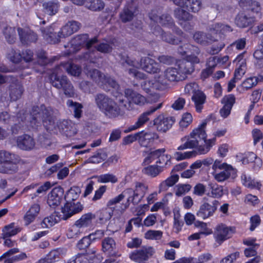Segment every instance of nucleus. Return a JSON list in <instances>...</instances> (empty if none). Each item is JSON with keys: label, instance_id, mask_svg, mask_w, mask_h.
Instances as JSON below:
<instances>
[{"label": "nucleus", "instance_id": "nucleus-51", "mask_svg": "<svg viewBox=\"0 0 263 263\" xmlns=\"http://www.w3.org/2000/svg\"><path fill=\"white\" fill-rule=\"evenodd\" d=\"M239 4L240 7L258 12L260 10V5L258 2L253 0H240Z\"/></svg>", "mask_w": 263, "mask_h": 263}, {"label": "nucleus", "instance_id": "nucleus-59", "mask_svg": "<svg viewBox=\"0 0 263 263\" xmlns=\"http://www.w3.org/2000/svg\"><path fill=\"white\" fill-rule=\"evenodd\" d=\"M183 8H178L174 10V16L179 21H190L192 18V15L188 12L183 9Z\"/></svg>", "mask_w": 263, "mask_h": 263}, {"label": "nucleus", "instance_id": "nucleus-48", "mask_svg": "<svg viewBox=\"0 0 263 263\" xmlns=\"http://www.w3.org/2000/svg\"><path fill=\"white\" fill-rule=\"evenodd\" d=\"M163 166L151 165L143 168L142 173L151 177H155L163 171Z\"/></svg>", "mask_w": 263, "mask_h": 263}, {"label": "nucleus", "instance_id": "nucleus-18", "mask_svg": "<svg viewBox=\"0 0 263 263\" xmlns=\"http://www.w3.org/2000/svg\"><path fill=\"white\" fill-rule=\"evenodd\" d=\"M18 34L22 44L28 45L32 43H35L38 39L36 33L29 28H18Z\"/></svg>", "mask_w": 263, "mask_h": 263}, {"label": "nucleus", "instance_id": "nucleus-33", "mask_svg": "<svg viewBox=\"0 0 263 263\" xmlns=\"http://www.w3.org/2000/svg\"><path fill=\"white\" fill-rule=\"evenodd\" d=\"M235 62L236 63V68L234 73V79L240 80L245 73L246 69V61L243 58V54L238 55L235 59Z\"/></svg>", "mask_w": 263, "mask_h": 263}, {"label": "nucleus", "instance_id": "nucleus-45", "mask_svg": "<svg viewBox=\"0 0 263 263\" xmlns=\"http://www.w3.org/2000/svg\"><path fill=\"white\" fill-rule=\"evenodd\" d=\"M59 3L55 1H49L43 4V8L45 13L49 15L55 14L59 8Z\"/></svg>", "mask_w": 263, "mask_h": 263}, {"label": "nucleus", "instance_id": "nucleus-42", "mask_svg": "<svg viewBox=\"0 0 263 263\" xmlns=\"http://www.w3.org/2000/svg\"><path fill=\"white\" fill-rule=\"evenodd\" d=\"M23 88L21 83L17 82L12 83L9 87V95L12 101H16L22 96Z\"/></svg>", "mask_w": 263, "mask_h": 263}, {"label": "nucleus", "instance_id": "nucleus-57", "mask_svg": "<svg viewBox=\"0 0 263 263\" xmlns=\"http://www.w3.org/2000/svg\"><path fill=\"white\" fill-rule=\"evenodd\" d=\"M66 104L68 107L71 108V110H73L75 118H80L81 117L83 105L81 103L68 100Z\"/></svg>", "mask_w": 263, "mask_h": 263}, {"label": "nucleus", "instance_id": "nucleus-52", "mask_svg": "<svg viewBox=\"0 0 263 263\" xmlns=\"http://www.w3.org/2000/svg\"><path fill=\"white\" fill-rule=\"evenodd\" d=\"M154 91L155 90L162 91L165 89L168 85V83L163 78L162 76H159L157 77H155L154 79L152 80Z\"/></svg>", "mask_w": 263, "mask_h": 263}, {"label": "nucleus", "instance_id": "nucleus-16", "mask_svg": "<svg viewBox=\"0 0 263 263\" xmlns=\"http://www.w3.org/2000/svg\"><path fill=\"white\" fill-rule=\"evenodd\" d=\"M165 149L164 148L158 149L152 152H151L148 156L145 158L143 163L145 165L148 164L153 162L156 159H158L156 161V163H162L161 160H166V164H170V158L167 155H164Z\"/></svg>", "mask_w": 263, "mask_h": 263}, {"label": "nucleus", "instance_id": "nucleus-63", "mask_svg": "<svg viewBox=\"0 0 263 263\" xmlns=\"http://www.w3.org/2000/svg\"><path fill=\"white\" fill-rule=\"evenodd\" d=\"M51 187V183L49 181L45 182L44 184L40 185L37 189L36 192L31 194V198L34 199L35 197L39 196L40 194L45 193Z\"/></svg>", "mask_w": 263, "mask_h": 263}, {"label": "nucleus", "instance_id": "nucleus-55", "mask_svg": "<svg viewBox=\"0 0 263 263\" xmlns=\"http://www.w3.org/2000/svg\"><path fill=\"white\" fill-rule=\"evenodd\" d=\"M85 5L86 8L93 11H100L104 7L102 0H86Z\"/></svg>", "mask_w": 263, "mask_h": 263}, {"label": "nucleus", "instance_id": "nucleus-47", "mask_svg": "<svg viewBox=\"0 0 263 263\" xmlns=\"http://www.w3.org/2000/svg\"><path fill=\"white\" fill-rule=\"evenodd\" d=\"M204 145H200L197 146L196 148L197 153L200 155H203L208 153L211 148L215 144L216 138L214 137L211 139L203 140Z\"/></svg>", "mask_w": 263, "mask_h": 263}, {"label": "nucleus", "instance_id": "nucleus-41", "mask_svg": "<svg viewBox=\"0 0 263 263\" xmlns=\"http://www.w3.org/2000/svg\"><path fill=\"white\" fill-rule=\"evenodd\" d=\"M42 34L44 39L47 42L50 44H56L60 42V38L62 36H60V34L59 32L58 34L52 31L51 28L42 30Z\"/></svg>", "mask_w": 263, "mask_h": 263}, {"label": "nucleus", "instance_id": "nucleus-36", "mask_svg": "<svg viewBox=\"0 0 263 263\" xmlns=\"http://www.w3.org/2000/svg\"><path fill=\"white\" fill-rule=\"evenodd\" d=\"M102 250L109 255H116V243L112 238L106 237L102 241Z\"/></svg>", "mask_w": 263, "mask_h": 263}, {"label": "nucleus", "instance_id": "nucleus-40", "mask_svg": "<svg viewBox=\"0 0 263 263\" xmlns=\"http://www.w3.org/2000/svg\"><path fill=\"white\" fill-rule=\"evenodd\" d=\"M254 17L248 16L245 13L238 14L235 18V23L240 28H246L251 25L254 22Z\"/></svg>", "mask_w": 263, "mask_h": 263}, {"label": "nucleus", "instance_id": "nucleus-2", "mask_svg": "<svg viewBox=\"0 0 263 263\" xmlns=\"http://www.w3.org/2000/svg\"><path fill=\"white\" fill-rule=\"evenodd\" d=\"M30 117V124L33 128L37 127L42 121L47 130H52L55 128V117L51 107H46L44 105L34 106Z\"/></svg>", "mask_w": 263, "mask_h": 263}, {"label": "nucleus", "instance_id": "nucleus-25", "mask_svg": "<svg viewBox=\"0 0 263 263\" xmlns=\"http://www.w3.org/2000/svg\"><path fill=\"white\" fill-rule=\"evenodd\" d=\"M153 33L156 36H160L161 39L164 42L172 44H178L180 40L174 37L171 33L165 32L159 26H156L152 28Z\"/></svg>", "mask_w": 263, "mask_h": 263}, {"label": "nucleus", "instance_id": "nucleus-20", "mask_svg": "<svg viewBox=\"0 0 263 263\" xmlns=\"http://www.w3.org/2000/svg\"><path fill=\"white\" fill-rule=\"evenodd\" d=\"M136 2V0H131V2L127 3L120 14V17L122 22H129L133 18L137 8Z\"/></svg>", "mask_w": 263, "mask_h": 263}, {"label": "nucleus", "instance_id": "nucleus-64", "mask_svg": "<svg viewBox=\"0 0 263 263\" xmlns=\"http://www.w3.org/2000/svg\"><path fill=\"white\" fill-rule=\"evenodd\" d=\"M192 186L189 184H178L176 186L175 195L178 197L181 196L189 192Z\"/></svg>", "mask_w": 263, "mask_h": 263}, {"label": "nucleus", "instance_id": "nucleus-28", "mask_svg": "<svg viewBox=\"0 0 263 263\" xmlns=\"http://www.w3.org/2000/svg\"><path fill=\"white\" fill-rule=\"evenodd\" d=\"M57 126L59 132L67 137H72L77 133L76 128L72 125V123L67 120L57 122Z\"/></svg>", "mask_w": 263, "mask_h": 263}, {"label": "nucleus", "instance_id": "nucleus-49", "mask_svg": "<svg viewBox=\"0 0 263 263\" xmlns=\"http://www.w3.org/2000/svg\"><path fill=\"white\" fill-rule=\"evenodd\" d=\"M81 193V189L78 186L71 187L64 196L66 202H77Z\"/></svg>", "mask_w": 263, "mask_h": 263}, {"label": "nucleus", "instance_id": "nucleus-23", "mask_svg": "<svg viewBox=\"0 0 263 263\" xmlns=\"http://www.w3.org/2000/svg\"><path fill=\"white\" fill-rule=\"evenodd\" d=\"M213 175L214 179L218 182H223L228 179L234 178L236 176V170L230 165H229L222 169L219 173L213 172Z\"/></svg>", "mask_w": 263, "mask_h": 263}, {"label": "nucleus", "instance_id": "nucleus-54", "mask_svg": "<svg viewBox=\"0 0 263 263\" xmlns=\"http://www.w3.org/2000/svg\"><path fill=\"white\" fill-rule=\"evenodd\" d=\"M179 176L173 175L162 182L159 186V192L166 191L168 187L174 185L178 180Z\"/></svg>", "mask_w": 263, "mask_h": 263}, {"label": "nucleus", "instance_id": "nucleus-46", "mask_svg": "<svg viewBox=\"0 0 263 263\" xmlns=\"http://www.w3.org/2000/svg\"><path fill=\"white\" fill-rule=\"evenodd\" d=\"M20 231V229L16 227L14 223L4 227L2 230V238L5 239L17 234Z\"/></svg>", "mask_w": 263, "mask_h": 263}, {"label": "nucleus", "instance_id": "nucleus-61", "mask_svg": "<svg viewBox=\"0 0 263 263\" xmlns=\"http://www.w3.org/2000/svg\"><path fill=\"white\" fill-rule=\"evenodd\" d=\"M98 181L101 183L111 182L116 183L118 181V178L116 176L112 174H105L101 175L98 177Z\"/></svg>", "mask_w": 263, "mask_h": 263}, {"label": "nucleus", "instance_id": "nucleus-1", "mask_svg": "<svg viewBox=\"0 0 263 263\" xmlns=\"http://www.w3.org/2000/svg\"><path fill=\"white\" fill-rule=\"evenodd\" d=\"M95 103L99 110L107 118L113 119L123 115L122 109L124 107L129 109L126 103L130 104V101L127 102L123 99H120L119 105L112 98L103 93H99L95 96Z\"/></svg>", "mask_w": 263, "mask_h": 263}, {"label": "nucleus", "instance_id": "nucleus-6", "mask_svg": "<svg viewBox=\"0 0 263 263\" xmlns=\"http://www.w3.org/2000/svg\"><path fill=\"white\" fill-rule=\"evenodd\" d=\"M59 72H53L50 76L52 85L57 89H62L64 94L68 97H73L75 95L74 87L66 76L60 77Z\"/></svg>", "mask_w": 263, "mask_h": 263}, {"label": "nucleus", "instance_id": "nucleus-30", "mask_svg": "<svg viewBox=\"0 0 263 263\" xmlns=\"http://www.w3.org/2000/svg\"><path fill=\"white\" fill-rule=\"evenodd\" d=\"M124 93L126 98L136 105L142 106L147 102V99L144 96L131 89H126Z\"/></svg>", "mask_w": 263, "mask_h": 263}, {"label": "nucleus", "instance_id": "nucleus-14", "mask_svg": "<svg viewBox=\"0 0 263 263\" xmlns=\"http://www.w3.org/2000/svg\"><path fill=\"white\" fill-rule=\"evenodd\" d=\"M83 209V205L79 201L66 202L64 207L62 208V218L66 220L72 215L81 212Z\"/></svg>", "mask_w": 263, "mask_h": 263}, {"label": "nucleus", "instance_id": "nucleus-34", "mask_svg": "<svg viewBox=\"0 0 263 263\" xmlns=\"http://www.w3.org/2000/svg\"><path fill=\"white\" fill-rule=\"evenodd\" d=\"M194 65L192 63L186 61L185 60L180 62L178 64V71L182 78L185 80L188 75L191 74L194 71Z\"/></svg>", "mask_w": 263, "mask_h": 263}, {"label": "nucleus", "instance_id": "nucleus-13", "mask_svg": "<svg viewBox=\"0 0 263 263\" xmlns=\"http://www.w3.org/2000/svg\"><path fill=\"white\" fill-rule=\"evenodd\" d=\"M140 66L142 70L149 73H157L161 71L159 64L154 59L148 57L141 58Z\"/></svg>", "mask_w": 263, "mask_h": 263}, {"label": "nucleus", "instance_id": "nucleus-50", "mask_svg": "<svg viewBox=\"0 0 263 263\" xmlns=\"http://www.w3.org/2000/svg\"><path fill=\"white\" fill-rule=\"evenodd\" d=\"M241 179L243 185L247 187L258 190L260 188L261 184L259 182L252 179L251 177L246 174H242Z\"/></svg>", "mask_w": 263, "mask_h": 263}, {"label": "nucleus", "instance_id": "nucleus-39", "mask_svg": "<svg viewBox=\"0 0 263 263\" xmlns=\"http://www.w3.org/2000/svg\"><path fill=\"white\" fill-rule=\"evenodd\" d=\"M164 80L170 82H177L182 81V78L177 69L173 67L167 68L162 76Z\"/></svg>", "mask_w": 263, "mask_h": 263}, {"label": "nucleus", "instance_id": "nucleus-38", "mask_svg": "<svg viewBox=\"0 0 263 263\" xmlns=\"http://www.w3.org/2000/svg\"><path fill=\"white\" fill-rule=\"evenodd\" d=\"M255 240H256L254 239H246L243 240V243L249 246V247L246 249L244 251L245 255L247 257H255L257 256L256 250L259 248V245L255 243Z\"/></svg>", "mask_w": 263, "mask_h": 263}, {"label": "nucleus", "instance_id": "nucleus-17", "mask_svg": "<svg viewBox=\"0 0 263 263\" xmlns=\"http://www.w3.org/2000/svg\"><path fill=\"white\" fill-rule=\"evenodd\" d=\"M149 18L164 27L172 28L174 26V21L171 16L165 13L161 15L155 10H153L149 14Z\"/></svg>", "mask_w": 263, "mask_h": 263}, {"label": "nucleus", "instance_id": "nucleus-21", "mask_svg": "<svg viewBox=\"0 0 263 263\" xmlns=\"http://www.w3.org/2000/svg\"><path fill=\"white\" fill-rule=\"evenodd\" d=\"M64 195V190L59 186L52 190L48 195L47 203L51 208H55L59 205Z\"/></svg>", "mask_w": 263, "mask_h": 263}, {"label": "nucleus", "instance_id": "nucleus-58", "mask_svg": "<svg viewBox=\"0 0 263 263\" xmlns=\"http://www.w3.org/2000/svg\"><path fill=\"white\" fill-rule=\"evenodd\" d=\"M125 197L127 198V196L124 190L118 196L109 200L107 203V206L111 209L112 212H117V210L116 209V204L122 201Z\"/></svg>", "mask_w": 263, "mask_h": 263}, {"label": "nucleus", "instance_id": "nucleus-56", "mask_svg": "<svg viewBox=\"0 0 263 263\" xmlns=\"http://www.w3.org/2000/svg\"><path fill=\"white\" fill-rule=\"evenodd\" d=\"M7 161L0 163V172L2 173L11 174L17 170V164L12 161Z\"/></svg>", "mask_w": 263, "mask_h": 263}, {"label": "nucleus", "instance_id": "nucleus-19", "mask_svg": "<svg viewBox=\"0 0 263 263\" xmlns=\"http://www.w3.org/2000/svg\"><path fill=\"white\" fill-rule=\"evenodd\" d=\"M174 120L172 117H165L163 115L158 116L154 120V125L157 130L166 132L172 126Z\"/></svg>", "mask_w": 263, "mask_h": 263}, {"label": "nucleus", "instance_id": "nucleus-53", "mask_svg": "<svg viewBox=\"0 0 263 263\" xmlns=\"http://www.w3.org/2000/svg\"><path fill=\"white\" fill-rule=\"evenodd\" d=\"M184 8L193 12H198L201 8L202 3L201 0H185Z\"/></svg>", "mask_w": 263, "mask_h": 263}, {"label": "nucleus", "instance_id": "nucleus-10", "mask_svg": "<svg viewBox=\"0 0 263 263\" xmlns=\"http://www.w3.org/2000/svg\"><path fill=\"white\" fill-rule=\"evenodd\" d=\"M162 106V103H159L156 105L151 106L149 109L144 112L139 117L136 123L131 126L128 129L125 131V133L129 132L135 130L143 126L149 120L148 116L153 114L156 110L160 109Z\"/></svg>", "mask_w": 263, "mask_h": 263}, {"label": "nucleus", "instance_id": "nucleus-24", "mask_svg": "<svg viewBox=\"0 0 263 263\" xmlns=\"http://www.w3.org/2000/svg\"><path fill=\"white\" fill-rule=\"evenodd\" d=\"M66 253L64 248H58L51 250L46 256L38 261V263H54L59 260Z\"/></svg>", "mask_w": 263, "mask_h": 263}, {"label": "nucleus", "instance_id": "nucleus-31", "mask_svg": "<svg viewBox=\"0 0 263 263\" xmlns=\"http://www.w3.org/2000/svg\"><path fill=\"white\" fill-rule=\"evenodd\" d=\"M235 101V98L233 95L225 96L222 99L221 102L224 106L220 110V114L222 117L226 118L230 115Z\"/></svg>", "mask_w": 263, "mask_h": 263}, {"label": "nucleus", "instance_id": "nucleus-62", "mask_svg": "<svg viewBox=\"0 0 263 263\" xmlns=\"http://www.w3.org/2000/svg\"><path fill=\"white\" fill-rule=\"evenodd\" d=\"M257 83L258 78H256V77H250L243 81L241 86L243 89L248 90L255 86Z\"/></svg>", "mask_w": 263, "mask_h": 263}, {"label": "nucleus", "instance_id": "nucleus-11", "mask_svg": "<svg viewBox=\"0 0 263 263\" xmlns=\"http://www.w3.org/2000/svg\"><path fill=\"white\" fill-rule=\"evenodd\" d=\"M95 49L90 48L89 53H85L83 58L86 60H89L91 62H95V60L99 57L98 52L102 53H109L112 51V47L106 43H101L95 45Z\"/></svg>", "mask_w": 263, "mask_h": 263}, {"label": "nucleus", "instance_id": "nucleus-37", "mask_svg": "<svg viewBox=\"0 0 263 263\" xmlns=\"http://www.w3.org/2000/svg\"><path fill=\"white\" fill-rule=\"evenodd\" d=\"M40 211L39 204L35 203L32 205L24 217L26 225H29L32 222L38 215Z\"/></svg>", "mask_w": 263, "mask_h": 263}, {"label": "nucleus", "instance_id": "nucleus-27", "mask_svg": "<svg viewBox=\"0 0 263 263\" xmlns=\"http://www.w3.org/2000/svg\"><path fill=\"white\" fill-rule=\"evenodd\" d=\"M158 138V136L155 132L142 131L138 133V142L144 147L149 146L154 140Z\"/></svg>", "mask_w": 263, "mask_h": 263}, {"label": "nucleus", "instance_id": "nucleus-43", "mask_svg": "<svg viewBox=\"0 0 263 263\" xmlns=\"http://www.w3.org/2000/svg\"><path fill=\"white\" fill-rule=\"evenodd\" d=\"M64 68L67 72L73 76H78L81 72V68L80 66L73 64H69L65 65H60L57 66L54 72L58 71L59 73L62 70V68Z\"/></svg>", "mask_w": 263, "mask_h": 263}, {"label": "nucleus", "instance_id": "nucleus-9", "mask_svg": "<svg viewBox=\"0 0 263 263\" xmlns=\"http://www.w3.org/2000/svg\"><path fill=\"white\" fill-rule=\"evenodd\" d=\"M154 253V250L152 247H143L133 251L129 255V258L138 263H143L147 260Z\"/></svg>", "mask_w": 263, "mask_h": 263}, {"label": "nucleus", "instance_id": "nucleus-26", "mask_svg": "<svg viewBox=\"0 0 263 263\" xmlns=\"http://www.w3.org/2000/svg\"><path fill=\"white\" fill-rule=\"evenodd\" d=\"M17 146L23 150L29 151L35 146V142L30 136L25 134L18 136L16 140Z\"/></svg>", "mask_w": 263, "mask_h": 263}, {"label": "nucleus", "instance_id": "nucleus-44", "mask_svg": "<svg viewBox=\"0 0 263 263\" xmlns=\"http://www.w3.org/2000/svg\"><path fill=\"white\" fill-rule=\"evenodd\" d=\"M208 187L210 191V192L207 194L209 196L219 198L223 196L224 193L223 187L222 186L219 185L215 182H211L209 183Z\"/></svg>", "mask_w": 263, "mask_h": 263}, {"label": "nucleus", "instance_id": "nucleus-5", "mask_svg": "<svg viewBox=\"0 0 263 263\" xmlns=\"http://www.w3.org/2000/svg\"><path fill=\"white\" fill-rule=\"evenodd\" d=\"M98 42V39L95 37L89 40L88 35L87 34H80L73 37L70 43L67 45L68 47H70L68 54L75 53L79 51L84 45H86L88 51L86 53H89L90 48Z\"/></svg>", "mask_w": 263, "mask_h": 263}, {"label": "nucleus", "instance_id": "nucleus-29", "mask_svg": "<svg viewBox=\"0 0 263 263\" xmlns=\"http://www.w3.org/2000/svg\"><path fill=\"white\" fill-rule=\"evenodd\" d=\"M80 28V24L76 21H69L64 25L59 32L60 36L66 37L71 35L73 33L79 30Z\"/></svg>", "mask_w": 263, "mask_h": 263}, {"label": "nucleus", "instance_id": "nucleus-12", "mask_svg": "<svg viewBox=\"0 0 263 263\" xmlns=\"http://www.w3.org/2000/svg\"><path fill=\"white\" fill-rule=\"evenodd\" d=\"M182 51L180 52L182 54H186L191 52L190 54L186 55L185 60L192 63V65L198 64L200 62V59L198 55L200 54L199 49L196 46H193L189 44H186L180 47Z\"/></svg>", "mask_w": 263, "mask_h": 263}, {"label": "nucleus", "instance_id": "nucleus-7", "mask_svg": "<svg viewBox=\"0 0 263 263\" xmlns=\"http://www.w3.org/2000/svg\"><path fill=\"white\" fill-rule=\"evenodd\" d=\"M87 76L101 86H109L118 89L119 85L115 80L101 73L97 69H91L87 73Z\"/></svg>", "mask_w": 263, "mask_h": 263}, {"label": "nucleus", "instance_id": "nucleus-22", "mask_svg": "<svg viewBox=\"0 0 263 263\" xmlns=\"http://www.w3.org/2000/svg\"><path fill=\"white\" fill-rule=\"evenodd\" d=\"M231 229L226 225L222 223L218 225L214 234L216 241L220 245L224 240L231 237Z\"/></svg>", "mask_w": 263, "mask_h": 263}, {"label": "nucleus", "instance_id": "nucleus-32", "mask_svg": "<svg viewBox=\"0 0 263 263\" xmlns=\"http://www.w3.org/2000/svg\"><path fill=\"white\" fill-rule=\"evenodd\" d=\"M193 38L197 43L203 45H206L218 41L217 37L213 36L211 34H206L202 32H196L194 34Z\"/></svg>", "mask_w": 263, "mask_h": 263}, {"label": "nucleus", "instance_id": "nucleus-35", "mask_svg": "<svg viewBox=\"0 0 263 263\" xmlns=\"http://www.w3.org/2000/svg\"><path fill=\"white\" fill-rule=\"evenodd\" d=\"M206 95L200 90H199L192 96V100L194 103L196 111L201 112L203 108V104L206 101Z\"/></svg>", "mask_w": 263, "mask_h": 263}, {"label": "nucleus", "instance_id": "nucleus-15", "mask_svg": "<svg viewBox=\"0 0 263 263\" xmlns=\"http://www.w3.org/2000/svg\"><path fill=\"white\" fill-rule=\"evenodd\" d=\"M219 204V201L216 200H213L211 204L208 202L203 203L197 212V216L203 219L212 216L217 210Z\"/></svg>", "mask_w": 263, "mask_h": 263}, {"label": "nucleus", "instance_id": "nucleus-4", "mask_svg": "<svg viewBox=\"0 0 263 263\" xmlns=\"http://www.w3.org/2000/svg\"><path fill=\"white\" fill-rule=\"evenodd\" d=\"M147 190L148 186L141 182H136L134 190L132 189H125V191L127 196V202L124 205V208H122L120 211V213H122L127 209L129 206L130 203H132L134 205H137L140 202L147 192Z\"/></svg>", "mask_w": 263, "mask_h": 263}, {"label": "nucleus", "instance_id": "nucleus-3", "mask_svg": "<svg viewBox=\"0 0 263 263\" xmlns=\"http://www.w3.org/2000/svg\"><path fill=\"white\" fill-rule=\"evenodd\" d=\"M206 124V121L204 120L197 128L193 129L190 135L182 137L181 141L184 143L178 147L177 149L181 151L187 148L192 149L198 146L199 141L206 138L205 131Z\"/></svg>", "mask_w": 263, "mask_h": 263}, {"label": "nucleus", "instance_id": "nucleus-60", "mask_svg": "<svg viewBox=\"0 0 263 263\" xmlns=\"http://www.w3.org/2000/svg\"><path fill=\"white\" fill-rule=\"evenodd\" d=\"M3 34L8 43L12 44L15 42L16 37L14 28L9 26L5 27Z\"/></svg>", "mask_w": 263, "mask_h": 263}, {"label": "nucleus", "instance_id": "nucleus-8", "mask_svg": "<svg viewBox=\"0 0 263 263\" xmlns=\"http://www.w3.org/2000/svg\"><path fill=\"white\" fill-rule=\"evenodd\" d=\"M96 219L95 214L91 213H88L83 214L79 219L77 220L74 223V227L70 229L67 233V236L69 238H73L78 236L79 230L77 228H88L92 226V221Z\"/></svg>", "mask_w": 263, "mask_h": 263}]
</instances>
